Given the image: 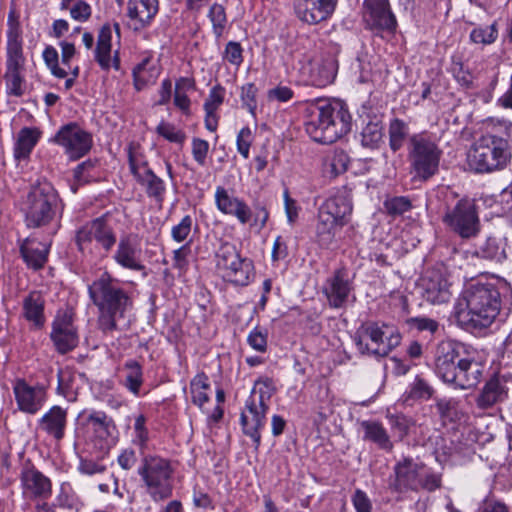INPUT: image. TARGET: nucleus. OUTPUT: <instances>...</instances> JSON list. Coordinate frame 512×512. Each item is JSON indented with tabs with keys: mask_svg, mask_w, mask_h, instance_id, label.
<instances>
[{
	"mask_svg": "<svg viewBox=\"0 0 512 512\" xmlns=\"http://www.w3.org/2000/svg\"><path fill=\"white\" fill-rule=\"evenodd\" d=\"M463 304L456 312L458 322L466 329L489 327L501 309V293L496 284L476 282L469 284L462 292Z\"/></svg>",
	"mask_w": 512,
	"mask_h": 512,
	"instance_id": "1",
	"label": "nucleus"
},
{
	"mask_svg": "<svg viewBox=\"0 0 512 512\" xmlns=\"http://www.w3.org/2000/svg\"><path fill=\"white\" fill-rule=\"evenodd\" d=\"M306 112V132L315 142L331 144L351 130V115L342 101L317 99Z\"/></svg>",
	"mask_w": 512,
	"mask_h": 512,
	"instance_id": "2",
	"label": "nucleus"
},
{
	"mask_svg": "<svg viewBox=\"0 0 512 512\" xmlns=\"http://www.w3.org/2000/svg\"><path fill=\"white\" fill-rule=\"evenodd\" d=\"M89 296L98 308V327L104 333L117 329V319L123 318L132 305L128 293L118 286V280L110 273H102L88 287Z\"/></svg>",
	"mask_w": 512,
	"mask_h": 512,
	"instance_id": "3",
	"label": "nucleus"
},
{
	"mask_svg": "<svg viewBox=\"0 0 512 512\" xmlns=\"http://www.w3.org/2000/svg\"><path fill=\"white\" fill-rule=\"evenodd\" d=\"M59 197L51 183L38 181L22 197L20 210L28 228H42L56 215Z\"/></svg>",
	"mask_w": 512,
	"mask_h": 512,
	"instance_id": "4",
	"label": "nucleus"
},
{
	"mask_svg": "<svg viewBox=\"0 0 512 512\" xmlns=\"http://www.w3.org/2000/svg\"><path fill=\"white\" fill-rule=\"evenodd\" d=\"M442 150L428 132L413 134L408 141V159L413 179L426 182L439 172Z\"/></svg>",
	"mask_w": 512,
	"mask_h": 512,
	"instance_id": "5",
	"label": "nucleus"
},
{
	"mask_svg": "<svg viewBox=\"0 0 512 512\" xmlns=\"http://www.w3.org/2000/svg\"><path fill=\"white\" fill-rule=\"evenodd\" d=\"M511 158L509 143L496 135L477 140L468 153V165L477 173H491L506 167Z\"/></svg>",
	"mask_w": 512,
	"mask_h": 512,
	"instance_id": "6",
	"label": "nucleus"
},
{
	"mask_svg": "<svg viewBox=\"0 0 512 512\" xmlns=\"http://www.w3.org/2000/svg\"><path fill=\"white\" fill-rule=\"evenodd\" d=\"M216 268L224 281L235 286H247L255 277L253 261L241 255L237 247L223 242L216 251Z\"/></svg>",
	"mask_w": 512,
	"mask_h": 512,
	"instance_id": "7",
	"label": "nucleus"
},
{
	"mask_svg": "<svg viewBox=\"0 0 512 512\" xmlns=\"http://www.w3.org/2000/svg\"><path fill=\"white\" fill-rule=\"evenodd\" d=\"M138 474L146 492L154 501H163L171 497L173 469L167 459L154 455L144 456Z\"/></svg>",
	"mask_w": 512,
	"mask_h": 512,
	"instance_id": "8",
	"label": "nucleus"
},
{
	"mask_svg": "<svg viewBox=\"0 0 512 512\" xmlns=\"http://www.w3.org/2000/svg\"><path fill=\"white\" fill-rule=\"evenodd\" d=\"M76 245L82 253H92L96 242L105 252H109L117 242L113 227L105 216L95 218L81 226L75 235Z\"/></svg>",
	"mask_w": 512,
	"mask_h": 512,
	"instance_id": "9",
	"label": "nucleus"
},
{
	"mask_svg": "<svg viewBox=\"0 0 512 512\" xmlns=\"http://www.w3.org/2000/svg\"><path fill=\"white\" fill-rule=\"evenodd\" d=\"M50 339L55 350L61 355L73 351L78 346L79 333L72 310L57 311L51 323Z\"/></svg>",
	"mask_w": 512,
	"mask_h": 512,
	"instance_id": "10",
	"label": "nucleus"
},
{
	"mask_svg": "<svg viewBox=\"0 0 512 512\" xmlns=\"http://www.w3.org/2000/svg\"><path fill=\"white\" fill-rule=\"evenodd\" d=\"M443 221L462 238L475 236L479 231V219L475 205L468 199H460Z\"/></svg>",
	"mask_w": 512,
	"mask_h": 512,
	"instance_id": "11",
	"label": "nucleus"
},
{
	"mask_svg": "<svg viewBox=\"0 0 512 512\" xmlns=\"http://www.w3.org/2000/svg\"><path fill=\"white\" fill-rule=\"evenodd\" d=\"M54 142L65 149L70 159L77 160L90 151L92 136L78 124L68 123L56 133Z\"/></svg>",
	"mask_w": 512,
	"mask_h": 512,
	"instance_id": "12",
	"label": "nucleus"
},
{
	"mask_svg": "<svg viewBox=\"0 0 512 512\" xmlns=\"http://www.w3.org/2000/svg\"><path fill=\"white\" fill-rule=\"evenodd\" d=\"M462 353L463 347L456 341L444 340L437 344L434 353V371L443 382L450 383L458 369V362L464 358Z\"/></svg>",
	"mask_w": 512,
	"mask_h": 512,
	"instance_id": "13",
	"label": "nucleus"
},
{
	"mask_svg": "<svg viewBox=\"0 0 512 512\" xmlns=\"http://www.w3.org/2000/svg\"><path fill=\"white\" fill-rule=\"evenodd\" d=\"M19 479L24 498L47 500L52 495L50 478L39 471L30 461L23 464Z\"/></svg>",
	"mask_w": 512,
	"mask_h": 512,
	"instance_id": "14",
	"label": "nucleus"
},
{
	"mask_svg": "<svg viewBox=\"0 0 512 512\" xmlns=\"http://www.w3.org/2000/svg\"><path fill=\"white\" fill-rule=\"evenodd\" d=\"M13 394L19 411L35 415L44 406L47 393L43 386H31L23 378H17L13 383Z\"/></svg>",
	"mask_w": 512,
	"mask_h": 512,
	"instance_id": "15",
	"label": "nucleus"
},
{
	"mask_svg": "<svg viewBox=\"0 0 512 512\" xmlns=\"http://www.w3.org/2000/svg\"><path fill=\"white\" fill-rule=\"evenodd\" d=\"M363 10V19L370 30L395 31L397 21L389 0H365Z\"/></svg>",
	"mask_w": 512,
	"mask_h": 512,
	"instance_id": "16",
	"label": "nucleus"
},
{
	"mask_svg": "<svg viewBox=\"0 0 512 512\" xmlns=\"http://www.w3.org/2000/svg\"><path fill=\"white\" fill-rule=\"evenodd\" d=\"M512 376L510 374L494 373L484 383L477 398L476 405L480 409H489L504 402L509 395Z\"/></svg>",
	"mask_w": 512,
	"mask_h": 512,
	"instance_id": "17",
	"label": "nucleus"
},
{
	"mask_svg": "<svg viewBox=\"0 0 512 512\" xmlns=\"http://www.w3.org/2000/svg\"><path fill=\"white\" fill-rule=\"evenodd\" d=\"M338 0H294L297 18L309 25L327 20L335 11Z\"/></svg>",
	"mask_w": 512,
	"mask_h": 512,
	"instance_id": "18",
	"label": "nucleus"
},
{
	"mask_svg": "<svg viewBox=\"0 0 512 512\" xmlns=\"http://www.w3.org/2000/svg\"><path fill=\"white\" fill-rule=\"evenodd\" d=\"M246 411L240 416V423L245 435L252 438L255 449H258L261 443L260 430L265 425V415L268 405L258 404L255 397H249L245 403Z\"/></svg>",
	"mask_w": 512,
	"mask_h": 512,
	"instance_id": "19",
	"label": "nucleus"
},
{
	"mask_svg": "<svg viewBox=\"0 0 512 512\" xmlns=\"http://www.w3.org/2000/svg\"><path fill=\"white\" fill-rule=\"evenodd\" d=\"M141 249L136 234L121 235L117 248L113 254V260L122 268L131 271H144L145 266L141 261Z\"/></svg>",
	"mask_w": 512,
	"mask_h": 512,
	"instance_id": "20",
	"label": "nucleus"
},
{
	"mask_svg": "<svg viewBox=\"0 0 512 512\" xmlns=\"http://www.w3.org/2000/svg\"><path fill=\"white\" fill-rule=\"evenodd\" d=\"M422 464L405 458L394 467V479L390 481V488L396 492L418 491Z\"/></svg>",
	"mask_w": 512,
	"mask_h": 512,
	"instance_id": "21",
	"label": "nucleus"
},
{
	"mask_svg": "<svg viewBox=\"0 0 512 512\" xmlns=\"http://www.w3.org/2000/svg\"><path fill=\"white\" fill-rule=\"evenodd\" d=\"M19 252L22 260L29 269L38 271L48 261L50 243L40 241L34 236L18 239Z\"/></svg>",
	"mask_w": 512,
	"mask_h": 512,
	"instance_id": "22",
	"label": "nucleus"
},
{
	"mask_svg": "<svg viewBox=\"0 0 512 512\" xmlns=\"http://www.w3.org/2000/svg\"><path fill=\"white\" fill-rule=\"evenodd\" d=\"M484 368L482 363L464 357L458 362V369L449 384L462 390L474 388L481 381Z\"/></svg>",
	"mask_w": 512,
	"mask_h": 512,
	"instance_id": "23",
	"label": "nucleus"
},
{
	"mask_svg": "<svg viewBox=\"0 0 512 512\" xmlns=\"http://www.w3.org/2000/svg\"><path fill=\"white\" fill-rule=\"evenodd\" d=\"M352 291V285L346 278L342 269L336 270L330 276L323 287V292L327 297L328 303L333 308H341L345 305L348 296Z\"/></svg>",
	"mask_w": 512,
	"mask_h": 512,
	"instance_id": "24",
	"label": "nucleus"
},
{
	"mask_svg": "<svg viewBox=\"0 0 512 512\" xmlns=\"http://www.w3.org/2000/svg\"><path fill=\"white\" fill-rule=\"evenodd\" d=\"M352 212V204L350 200L343 195H336L328 198L319 207L318 214L323 218H327L338 224L344 226L348 223L349 216Z\"/></svg>",
	"mask_w": 512,
	"mask_h": 512,
	"instance_id": "25",
	"label": "nucleus"
},
{
	"mask_svg": "<svg viewBox=\"0 0 512 512\" xmlns=\"http://www.w3.org/2000/svg\"><path fill=\"white\" fill-rule=\"evenodd\" d=\"M423 298L431 304H443L450 301V284L439 273L433 272L423 278Z\"/></svg>",
	"mask_w": 512,
	"mask_h": 512,
	"instance_id": "26",
	"label": "nucleus"
},
{
	"mask_svg": "<svg viewBox=\"0 0 512 512\" xmlns=\"http://www.w3.org/2000/svg\"><path fill=\"white\" fill-rule=\"evenodd\" d=\"M158 0H129L127 16L133 22L134 30L147 27L158 12Z\"/></svg>",
	"mask_w": 512,
	"mask_h": 512,
	"instance_id": "27",
	"label": "nucleus"
},
{
	"mask_svg": "<svg viewBox=\"0 0 512 512\" xmlns=\"http://www.w3.org/2000/svg\"><path fill=\"white\" fill-rule=\"evenodd\" d=\"M66 427L67 410L58 405L51 407L39 419V428L57 441L64 438Z\"/></svg>",
	"mask_w": 512,
	"mask_h": 512,
	"instance_id": "28",
	"label": "nucleus"
},
{
	"mask_svg": "<svg viewBox=\"0 0 512 512\" xmlns=\"http://www.w3.org/2000/svg\"><path fill=\"white\" fill-rule=\"evenodd\" d=\"M111 40L112 27L109 24H105L99 31L95 49V60L105 71H108L111 67L115 70H119L120 68V60L117 53L115 54L113 61L111 60Z\"/></svg>",
	"mask_w": 512,
	"mask_h": 512,
	"instance_id": "29",
	"label": "nucleus"
},
{
	"mask_svg": "<svg viewBox=\"0 0 512 512\" xmlns=\"http://www.w3.org/2000/svg\"><path fill=\"white\" fill-rule=\"evenodd\" d=\"M45 299L39 291H31L22 300V316L34 329H41L46 322Z\"/></svg>",
	"mask_w": 512,
	"mask_h": 512,
	"instance_id": "30",
	"label": "nucleus"
},
{
	"mask_svg": "<svg viewBox=\"0 0 512 512\" xmlns=\"http://www.w3.org/2000/svg\"><path fill=\"white\" fill-rule=\"evenodd\" d=\"M86 423L95 436L103 441L101 448L108 449L113 442L112 436L116 430L112 418L103 411H92L88 415Z\"/></svg>",
	"mask_w": 512,
	"mask_h": 512,
	"instance_id": "31",
	"label": "nucleus"
},
{
	"mask_svg": "<svg viewBox=\"0 0 512 512\" xmlns=\"http://www.w3.org/2000/svg\"><path fill=\"white\" fill-rule=\"evenodd\" d=\"M401 334L394 327L389 325L385 330L384 337L380 338L375 347H370L369 343L358 342V351L361 354H367L375 357H386L393 349L398 347L401 343Z\"/></svg>",
	"mask_w": 512,
	"mask_h": 512,
	"instance_id": "32",
	"label": "nucleus"
},
{
	"mask_svg": "<svg viewBox=\"0 0 512 512\" xmlns=\"http://www.w3.org/2000/svg\"><path fill=\"white\" fill-rule=\"evenodd\" d=\"M42 132L36 127H23L15 138L13 155L15 161H28L30 155L40 140Z\"/></svg>",
	"mask_w": 512,
	"mask_h": 512,
	"instance_id": "33",
	"label": "nucleus"
},
{
	"mask_svg": "<svg viewBox=\"0 0 512 512\" xmlns=\"http://www.w3.org/2000/svg\"><path fill=\"white\" fill-rule=\"evenodd\" d=\"M336 77V64L332 59H325L311 65L308 82L315 87H326Z\"/></svg>",
	"mask_w": 512,
	"mask_h": 512,
	"instance_id": "34",
	"label": "nucleus"
},
{
	"mask_svg": "<svg viewBox=\"0 0 512 512\" xmlns=\"http://www.w3.org/2000/svg\"><path fill=\"white\" fill-rule=\"evenodd\" d=\"M135 179L145 188V192L149 198L155 199L160 204L164 201L166 185L152 169L146 168L143 174H137L135 172Z\"/></svg>",
	"mask_w": 512,
	"mask_h": 512,
	"instance_id": "35",
	"label": "nucleus"
},
{
	"mask_svg": "<svg viewBox=\"0 0 512 512\" xmlns=\"http://www.w3.org/2000/svg\"><path fill=\"white\" fill-rule=\"evenodd\" d=\"M361 427L364 430V440L373 442L382 450L388 452L392 451L393 443L381 423L376 421H363Z\"/></svg>",
	"mask_w": 512,
	"mask_h": 512,
	"instance_id": "36",
	"label": "nucleus"
},
{
	"mask_svg": "<svg viewBox=\"0 0 512 512\" xmlns=\"http://www.w3.org/2000/svg\"><path fill=\"white\" fill-rule=\"evenodd\" d=\"M160 70L152 63L150 58H145L133 69V80L136 90L140 91L150 84H154L159 77Z\"/></svg>",
	"mask_w": 512,
	"mask_h": 512,
	"instance_id": "37",
	"label": "nucleus"
},
{
	"mask_svg": "<svg viewBox=\"0 0 512 512\" xmlns=\"http://www.w3.org/2000/svg\"><path fill=\"white\" fill-rule=\"evenodd\" d=\"M384 126L380 117L374 116L368 120L361 132V144L370 149H376L383 143Z\"/></svg>",
	"mask_w": 512,
	"mask_h": 512,
	"instance_id": "38",
	"label": "nucleus"
},
{
	"mask_svg": "<svg viewBox=\"0 0 512 512\" xmlns=\"http://www.w3.org/2000/svg\"><path fill=\"white\" fill-rule=\"evenodd\" d=\"M123 373V386L134 396H139L143 385L142 366L135 360H128L123 366Z\"/></svg>",
	"mask_w": 512,
	"mask_h": 512,
	"instance_id": "39",
	"label": "nucleus"
},
{
	"mask_svg": "<svg viewBox=\"0 0 512 512\" xmlns=\"http://www.w3.org/2000/svg\"><path fill=\"white\" fill-rule=\"evenodd\" d=\"M342 226L334 224L327 218H323L318 214L316 224L315 238L318 245L323 249H330L336 242L335 236Z\"/></svg>",
	"mask_w": 512,
	"mask_h": 512,
	"instance_id": "40",
	"label": "nucleus"
},
{
	"mask_svg": "<svg viewBox=\"0 0 512 512\" xmlns=\"http://www.w3.org/2000/svg\"><path fill=\"white\" fill-rule=\"evenodd\" d=\"M350 163L348 154L342 149H335L324 162L323 172L329 178H336L347 171Z\"/></svg>",
	"mask_w": 512,
	"mask_h": 512,
	"instance_id": "41",
	"label": "nucleus"
},
{
	"mask_svg": "<svg viewBox=\"0 0 512 512\" xmlns=\"http://www.w3.org/2000/svg\"><path fill=\"white\" fill-rule=\"evenodd\" d=\"M388 327V324L377 322H369L363 325L354 338L356 346L358 347V342L361 340L362 343H369L370 347H375L380 338L384 337L385 330Z\"/></svg>",
	"mask_w": 512,
	"mask_h": 512,
	"instance_id": "42",
	"label": "nucleus"
},
{
	"mask_svg": "<svg viewBox=\"0 0 512 512\" xmlns=\"http://www.w3.org/2000/svg\"><path fill=\"white\" fill-rule=\"evenodd\" d=\"M476 254L481 258L496 262H501L506 258L503 241L496 237H488L477 249Z\"/></svg>",
	"mask_w": 512,
	"mask_h": 512,
	"instance_id": "43",
	"label": "nucleus"
},
{
	"mask_svg": "<svg viewBox=\"0 0 512 512\" xmlns=\"http://www.w3.org/2000/svg\"><path fill=\"white\" fill-rule=\"evenodd\" d=\"M408 125L401 119L395 118L389 125V147L393 152L400 150L408 136Z\"/></svg>",
	"mask_w": 512,
	"mask_h": 512,
	"instance_id": "44",
	"label": "nucleus"
},
{
	"mask_svg": "<svg viewBox=\"0 0 512 512\" xmlns=\"http://www.w3.org/2000/svg\"><path fill=\"white\" fill-rule=\"evenodd\" d=\"M470 40L475 44L490 45L493 44L498 38L497 23L493 22L490 25H477L469 35Z\"/></svg>",
	"mask_w": 512,
	"mask_h": 512,
	"instance_id": "45",
	"label": "nucleus"
},
{
	"mask_svg": "<svg viewBox=\"0 0 512 512\" xmlns=\"http://www.w3.org/2000/svg\"><path fill=\"white\" fill-rule=\"evenodd\" d=\"M209 387L208 377L204 373L196 375L190 383L192 402L200 408H203V405L209 401L206 393Z\"/></svg>",
	"mask_w": 512,
	"mask_h": 512,
	"instance_id": "46",
	"label": "nucleus"
},
{
	"mask_svg": "<svg viewBox=\"0 0 512 512\" xmlns=\"http://www.w3.org/2000/svg\"><path fill=\"white\" fill-rule=\"evenodd\" d=\"M208 18L212 23L214 35L216 38H220L227 24V15L224 6L219 3L212 4L208 11Z\"/></svg>",
	"mask_w": 512,
	"mask_h": 512,
	"instance_id": "47",
	"label": "nucleus"
},
{
	"mask_svg": "<svg viewBox=\"0 0 512 512\" xmlns=\"http://www.w3.org/2000/svg\"><path fill=\"white\" fill-rule=\"evenodd\" d=\"M7 47L22 48V30L14 11L8 15Z\"/></svg>",
	"mask_w": 512,
	"mask_h": 512,
	"instance_id": "48",
	"label": "nucleus"
},
{
	"mask_svg": "<svg viewBox=\"0 0 512 512\" xmlns=\"http://www.w3.org/2000/svg\"><path fill=\"white\" fill-rule=\"evenodd\" d=\"M274 392L272 380L269 378L257 380L254 384L250 397H255L258 404L267 405Z\"/></svg>",
	"mask_w": 512,
	"mask_h": 512,
	"instance_id": "49",
	"label": "nucleus"
},
{
	"mask_svg": "<svg viewBox=\"0 0 512 512\" xmlns=\"http://www.w3.org/2000/svg\"><path fill=\"white\" fill-rule=\"evenodd\" d=\"M4 79L6 82V91L9 95L16 97H20L23 95V72L5 71Z\"/></svg>",
	"mask_w": 512,
	"mask_h": 512,
	"instance_id": "50",
	"label": "nucleus"
},
{
	"mask_svg": "<svg viewBox=\"0 0 512 512\" xmlns=\"http://www.w3.org/2000/svg\"><path fill=\"white\" fill-rule=\"evenodd\" d=\"M384 208L392 216H399L412 208L411 201L406 196H395L385 200Z\"/></svg>",
	"mask_w": 512,
	"mask_h": 512,
	"instance_id": "51",
	"label": "nucleus"
},
{
	"mask_svg": "<svg viewBox=\"0 0 512 512\" xmlns=\"http://www.w3.org/2000/svg\"><path fill=\"white\" fill-rule=\"evenodd\" d=\"M24 65L23 48H6V71L23 72Z\"/></svg>",
	"mask_w": 512,
	"mask_h": 512,
	"instance_id": "52",
	"label": "nucleus"
},
{
	"mask_svg": "<svg viewBox=\"0 0 512 512\" xmlns=\"http://www.w3.org/2000/svg\"><path fill=\"white\" fill-rule=\"evenodd\" d=\"M43 59L51 73L57 78H65L67 72L58 65L59 55L57 50L52 46H47L43 51Z\"/></svg>",
	"mask_w": 512,
	"mask_h": 512,
	"instance_id": "53",
	"label": "nucleus"
},
{
	"mask_svg": "<svg viewBox=\"0 0 512 512\" xmlns=\"http://www.w3.org/2000/svg\"><path fill=\"white\" fill-rule=\"evenodd\" d=\"M406 324L411 329H416L419 332L428 331L431 334L436 333L439 329V323L436 320L425 316L408 318Z\"/></svg>",
	"mask_w": 512,
	"mask_h": 512,
	"instance_id": "54",
	"label": "nucleus"
},
{
	"mask_svg": "<svg viewBox=\"0 0 512 512\" xmlns=\"http://www.w3.org/2000/svg\"><path fill=\"white\" fill-rule=\"evenodd\" d=\"M257 93L258 88L254 83H247L241 89V100L243 106L246 107L249 113L255 117L256 116V108H257Z\"/></svg>",
	"mask_w": 512,
	"mask_h": 512,
	"instance_id": "55",
	"label": "nucleus"
},
{
	"mask_svg": "<svg viewBox=\"0 0 512 512\" xmlns=\"http://www.w3.org/2000/svg\"><path fill=\"white\" fill-rule=\"evenodd\" d=\"M240 199L232 197L228 194L227 190L218 186L215 191V203L217 208L224 214H228L231 209L238 203Z\"/></svg>",
	"mask_w": 512,
	"mask_h": 512,
	"instance_id": "56",
	"label": "nucleus"
},
{
	"mask_svg": "<svg viewBox=\"0 0 512 512\" xmlns=\"http://www.w3.org/2000/svg\"><path fill=\"white\" fill-rule=\"evenodd\" d=\"M156 132L166 140L181 144L186 136L181 130L176 129L173 124L162 121L156 128Z\"/></svg>",
	"mask_w": 512,
	"mask_h": 512,
	"instance_id": "57",
	"label": "nucleus"
},
{
	"mask_svg": "<svg viewBox=\"0 0 512 512\" xmlns=\"http://www.w3.org/2000/svg\"><path fill=\"white\" fill-rule=\"evenodd\" d=\"M433 392L432 386L425 379L417 376L411 385L409 397L412 399H429Z\"/></svg>",
	"mask_w": 512,
	"mask_h": 512,
	"instance_id": "58",
	"label": "nucleus"
},
{
	"mask_svg": "<svg viewBox=\"0 0 512 512\" xmlns=\"http://www.w3.org/2000/svg\"><path fill=\"white\" fill-rule=\"evenodd\" d=\"M419 484V490L424 489L430 492L435 491L441 486V475L426 469L422 464Z\"/></svg>",
	"mask_w": 512,
	"mask_h": 512,
	"instance_id": "59",
	"label": "nucleus"
},
{
	"mask_svg": "<svg viewBox=\"0 0 512 512\" xmlns=\"http://www.w3.org/2000/svg\"><path fill=\"white\" fill-rule=\"evenodd\" d=\"M76 376V373L70 369H59L57 373L58 393L67 395L69 392H71L74 389Z\"/></svg>",
	"mask_w": 512,
	"mask_h": 512,
	"instance_id": "60",
	"label": "nucleus"
},
{
	"mask_svg": "<svg viewBox=\"0 0 512 512\" xmlns=\"http://www.w3.org/2000/svg\"><path fill=\"white\" fill-rule=\"evenodd\" d=\"M225 89L221 85L214 86L204 103V110L208 113H216V110L223 103Z\"/></svg>",
	"mask_w": 512,
	"mask_h": 512,
	"instance_id": "61",
	"label": "nucleus"
},
{
	"mask_svg": "<svg viewBox=\"0 0 512 512\" xmlns=\"http://www.w3.org/2000/svg\"><path fill=\"white\" fill-rule=\"evenodd\" d=\"M389 423L394 434L402 440L409 432L411 421L401 414L389 416Z\"/></svg>",
	"mask_w": 512,
	"mask_h": 512,
	"instance_id": "62",
	"label": "nucleus"
},
{
	"mask_svg": "<svg viewBox=\"0 0 512 512\" xmlns=\"http://www.w3.org/2000/svg\"><path fill=\"white\" fill-rule=\"evenodd\" d=\"M192 217L186 215L179 224L172 227L171 236L176 242L185 241L191 233Z\"/></svg>",
	"mask_w": 512,
	"mask_h": 512,
	"instance_id": "63",
	"label": "nucleus"
},
{
	"mask_svg": "<svg viewBox=\"0 0 512 512\" xmlns=\"http://www.w3.org/2000/svg\"><path fill=\"white\" fill-rule=\"evenodd\" d=\"M243 49L239 42L229 41L224 50V59L230 64L240 66L243 62Z\"/></svg>",
	"mask_w": 512,
	"mask_h": 512,
	"instance_id": "64",
	"label": "nucleus"
}]
</instances>
